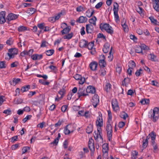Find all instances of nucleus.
I'll return each mask as SVG.
<instances>
[{"label":"nucleus","instance_id":"1","mask_svg":"<svg viewBox=\"0 0 159 159\" xmlns=\"http://www.w3.org/2000/svg\"><path fill=\"white\" fill-rule=\"evenodd\" d=\"M149 117L154 122H156L158 120L159 117V108H154L152 112L148 115Z\"/></svg>","mask_w":159,"mask_h":159},{"label":"nucleus","instance_id":"2","mask_svg":"<svg viewBox=\"0 0 159 159\" xmlns=\"http://www.w3.org/2000/svg\"><path fill=\"white\" fill-rule=\"evenodd\" d=\"M100 28L102 30H105L111 34H112L113 33L114 31L113 28L109 24H101L100 25Z\"/></svg>","mask_w":159,"mask_h":159},{"label":"nucleus","instance_id":"3","mask_svg":"<svg viewBox=\"0 0 159 159\" xmlns=\"http://www.w3.org/2000/svg\"><path fill=\"white\" fill-rule=\"evenodd\" d=\"M119 5L117 2H114L113 5V11H114L115 19L116 22L120 21L119 17L118 14L119 10Z\"/></svg>","mask_w":159,"mask_h":159},{"label":"nucleus","instance_id":"4","mask_svg":"<svg viewBox=\"0 0 159 159\" xmlns=\"http://www.w3.org/2000/svg\"><path fill=\"white\" fill-rule=\"evenodd\" d=\"M106 131L108 140L111 141L112 137V128L110 122H107Z\"/></svg>","mask_w":159,"mask_h":159},{"label":"nucleus","instance_id":"5","mask_svg":"<svg viewBox=\"0 0 159 159\" xmlns=\"http://www.w3.org/2000/svg\"><path fill=\"white\" fill-rule=\"evenodd\" d=\"M77 94H78V98L77 99L78 100L82 96H85L88 95L86 92L85 89L83 87H80L78 90Z\"/></svg>","mask_w":159,"mask_h":159},{"label":"nucleus","instance_id":"6","mask_svg":"<svg viewBox=\"0 0 159 159\" xmlns=\"http://www.w3.org/2000/svg\"><path fill=\"white\" fill-rule=\"evenodd\" d=\"M18 52V50L16 48L9 49L8 52L7 53L8 56L9 57V59L13 58L15 55L17 54Z\"/></svg>","mask_w":159,"mask_h":159},{"label":"nucleus","instance_id":"7","mask_svg":"<svg viewBox=\"0 0 159 159\" xmlns=\"http://www.w3.org/2000/svg\"><path fill=\"white\" fill-rule=\"evenodd\" d=\"M99 100V97L96 94H94L92 98L91 102L94 107L96 108L98 105Z\"/></svg>","mask_w":159,"mask_h":159},{"label":"nucleus","instance_id":"8","mask_svg":"<svg viewBox=\"0 0 159 159\" xmlns=\"http://www.w3.org/2000/svg\"><path fill=\"white\" fill-rule=\"evenodd\" d=\"M111 104L112 108L114 111H117L119 109V107L116 99H113L111 101Z\"/></svg>","mask_w":159,"mask_h":159},{"label":"nucleus","instance_id":"9","mask_svg":"<svg viewBox=\"0 0 159 159\" xmlns=\"http://www.w3.org/2000/svg\"><path fill=\"white\" fill-rule=\"evenodd\" d=\"M71 127H73V125H68L66 126V127L65 128L64 132L66 135L69 134L70 133L73 132L75 129V128H73L72 129H68V128H70Z\"/></svg>","mask_w":159,"mask_h":159},{"label":"nucleus","instance_id":"10","mask_svg":"<svg viewBox=\"0 0 159 159\" xmlns=\"http://www.w3.org/2000/svg\"><path fill=\"white\" fill-rule=\"evenodd\" d=\"M86 30L88 34H92L93 31V26L91 24H87L86 25Z\"/></svg>","mask_w":159,"mask_h":159},{"label":"nucleus","instance_id":"11","mask_svg":"<svg viewBox=\"0 0 159 159\" xmlns=\"http://www.w3.org/2000/svg\"><path fill=\"white\" fill-rule=\"evenodd\" d=\"M6 12L5 11H2L0 13V24L4 23L6 21L5 19Z\"/></svg>","mask_w":159,"mask_h":159},{"label":"nucleus","instance_id":"12","mask_svg":"<svg viewBox=\"0 0 159 159\" xmlns=\"http://www.w3.org/2000/svg\"><path fill=\"white\" fill-rule=\"evenodd\" d=\"M18 16L16 15L11 13L9 14L7 16L6 19L8 21H11V20H14L17 18Z\"/></svg>","mask_w":159,"mask_h":159},{"label":"nucleus","instance_id":"13","mask_svg":"<svg viewBox=\"0 0 159 159\" xmlns=\"http://www.w3.org/2000/svg\"><path fill=\"white\" fill-rule=\"evenodd\" d=\"M96 124L97 126H98L99 127H101L103 126V121L102 116H99L97 117Z\"/></svg>","mask_w":159,"mask_h":159},{"label":"nucleus","instance_id":"14","mask_svg":"<svg viewBox=\"0 0 159 159\" xmlns=\"http://www.w3.org/2000/svg\"><path fill=\"white\" fill-rule=\"evenodd\" d=\"M43 57L42 54H34L31 57V58L33 60H40Z\"/></svg>","mask_w":159,"mask_h":159},{"label":"nucleus","instance_id":"15","mask_svg":"<svg viewBox=\"0 0 159 159\" xmlns=\"http://www.w3.org/2000/svg\"><path fill=\"white\" fill-rule=\"evenodd\" d=\"M86 92L87 93H94L96 92V90L95 88L92 86H89L87 87V88L86 89Z\"/></svg>","mask_w":159,"mask_h":159},{"label":"nucleus","instance_id":"16","mask_svg":"<svg viewBox=\"0 0 159 159\" xmlns=\"http://www.w3.org/2000/svg\"><path fill=\"white\" fill-rule=\"evenodd\" d=\"M98 63L95 62L93 61L91 62L89 65V67L90 69L93 71L95 70L98 66Z\"/></svg>","mask_w":159,"mask_h":159},{"label":"nucleus","instance_id":"17","mask_svg":"<svg viewBox=\"0 0 159 159\" xmlns=\"http://www.w3.org/2000/svg\"><path fill=\"white\" fill-rule=\"evenodd\" d=\"M88 43V42L84 39L81 40L79 43V46L81 48H86Z\"/></svg>","mask_w":159,"mask_h":159},{"label":"nucleus","instance_id":"18","mask_svg":"<svg viewBox=\"0 0 159 159\" xmlns=\"http://www.w3.org/2000/svg\"><path fill=\"white\" fill-rule=\"evenodd\" d=\"M88 19L86 17L81 16L76 20V21L79 23H84L87 22Z\"/></svg>","mask_w":159,"mask_h":159},{"label":"nucleus","instance_id":"19","mask_svg":"<svg viewBox=\"0 0 159 159\" xmlns=\"http://www.w3.org/2000/svg\"><path fill=\"white\" fill-rule=\"evenodd\" d=\"M148 58L149 60L153 61H158L157 57L153 53H151L148 55Z\"/></svg>","mask_w":159,"mask_h":159},{"label":"nucleus","instance_id":"20","mask_svg":"<svg viewBox=\"0 0 159 159\" xmlns=\"http://www.w3.org/2000/svg\"><path fill=\"white\" fill-rule=\"evenodd\" d=\"M103 153H107L108 151V145L107 143H104L102 146Z\"/></svg>","mask_w":159,"mask_h":159},{"label":"nucleus","instance_id":"21","mask_svg":"<svg viewBox=\"0 0 159 159\" xmlns=\"http://www.w3.org/2000/svg\"><path fill=\"white\" fill-rule=\"evenodd\" d=\"M71 30V27L70 26L65 28L61 31L62 35H64L69 33Z\"/></svg>","mask_w":159,"mask_h":159},{"label":"nucleus","instance_id":"22","mask_svg":"<svg viewBox=\"0 0 159 159\" xmlns=\"http://www.w3.org/2000/svg\"><path fill=\"white\" fill-rule=\"evenodd\" d=\"M111 85L109 83H107L104 87V90L107 93L109 92L110 91L111 88Z\"/></svg>","mask_w":159,"mask_h":159},{"label":"nucleus","instance_id":"23","mask_svg":"<svg viewBox=\"0 0 159 159\" xmlns=\"http://www.w3.org/2000/svg\"><path fill=\"white\" fill-rule=\"evenodd\" d=\"M110 45L108 43H105L103 48V51L104 53H107L110 49Z\"/></svg>","mask_w":159,"mask_h":159},{"label":"nucleus","instance_id":"24","mask_svg":"<svg viewBox=\"0 0 159 159\" xmlns=\"http://www.w3.org/2000/svg\"><path fill=\"white\" fill-rule=\"evenodd\" d=\"M20 55L21 56L27 57L30 56V50L28 51L24 50L20 53Z\"/></svg>","mask_w":159,"mask_h":159},{"label":"nucleus","instance_id":"25","mask_svg":"<svg viewBox=\"0 0 159 159\" xmlns=\"http://www.w3.org/2000/svg\"><path fill=\"white\" fill-rule=\"evenodd\" d=\"M136 66L135 62L133 61H130L128 63L129 68L133 69Z\"/></svg>","mask_w":159,"mask_h":159},{"label":"nucleus","instance_id":"26","mask_svg":"<svg viewBox=\"0 0 159 159\" xmlns=\"http://www.w3.org/2000/svg\"><path fill=\"white\" fill-rule=\"evenodd\" d=\"M99 74L100 76H103L106 75V71L104 67H101L99 70Z\"/></svg>","mask_w":159,"mask_h":159},{"label":"nucleus","instance_id":"27","mask_svg":"<svg viewBox=\"0 0 159 159\" xmlns=\"http://www.w3.org/2000/svg\"><path fill=\"white\" fill-rule=\"evenodd\" d=\"M38 27L40 29V30H39L38 32L39 34L41 33L42 30H43L44 28L45 24L43 23L39 24L37 25Z\"/></svg>","mask_w":159,"mask_h":159},{"label":"nucleus","instance_id":"28","mask_svg":"<svg viewBox=\"0 0 159 159\" xmlns=\"http://www.w3.org/2000/svg\"><path fill=\"white\" fill-rule=\"evenodd\" d=\"M20 81L19 78H14L12 81L10 82L11 84L12 85H15L16 84L18 83Z\"/></svg>","mask_w":159,"mask_h":159},{"label":"nucleus","instance_id":"29","mask_svg":"<svg viewBox=\"0 0 159 159\" xmlns=\"http://www.w3.org/2000/svg\"><path fill=\"white\" fill-rule=\"evenodd\" d=\"M97 20L96 17L94 16L93 18H92L89 20V22L91 24H93V25L95 26L96 25V21Z\"/></svg>","mask_w":159,"mask_h":159},{"label":"nucleus","instance_id":"30","mask_svg":"<svg viewBox=\"0 0 159 159\" xmlns=\"http://www.w3.org/2000/svg\"><path fill=\"white\" fill-rule=\"evenodd\" d=\"M129 81L130 79L129 78H125L122 81V85L126 86V85L129 83Z\"/></svg>","mask_w":159,"mask_h":159},{"label":"nucleus","instance_id":"31","mask_svg":"<svg viewBox=\"0 0 159 159\" xmlns=\"http://www.w3.org/2000/svg\"><path fill=\"white\" fill-rule=\"evenodd\" d=\"M99 64L100 66V67H104L106 66L107 65L105 60H99Z\"/></svg>","mask_w":159,"mask_h":159},{"label":"nucleus","instance_id":"32","mask_svg":"<svg viewBox=\"0 0 159 159\" xmlns=\"http://www.w3.org/2000/svg\"><path fill=\"white\" fill-rule=\"evenodd\" d=\"M73 35V33L71 32L68 34L66 35H64L63 37V38L65 39H70L72 37Z\"/></svg>","mask_w":159,"mask_h":159},{"label":"nucleus","instance_id":"33","mask_svg":"<svg viewBox=\"0 0 159 159\" xmlns=\"http://www.w3.org/2000/svg\"><path fill=\"white\" fill-rule=\"evenodd\" d=\"M154 9L157 12H159V4L158 2L153 3Z\"/></svg>","mask_w":159,"mask_h":159},{"label":"nucleus","instance_id":"34","mask_svg":"<svg viewBox=\"0 0 159 159\" xmlns=\"http://www.w3.org/2000/svg\"><path fill=\"white\" fill-rule=\"evenodd\" d=\"M93 131V127L91 125H89L87 128L86 132L88 134H90Z\"/></svg>","mask_w":159,"mask_h":159},{"label":"nucleus","instance_id":"35","mask_svg":"<svg viewBox=\"0 0 159 159\" xmlns=\"http://www.w3.org/2000/svg\"><path fill=\"white\" fill-rule=\"evenodd\" d=\"M140 102L143 105L148 104H149V99H143L140 101Z\"/></svg>","mask_w":159,"mask_h":159},{"label":"nucleus","instance_id":"36","mask_svg":"<svg viewBox=\"0 0 159 159\" xmlns=\"http://www.w3.org/2000/svg\"><path fill=\"white\" fill-rule=\"evenodd\" d=\"M30 88V86L29 85H27L23 87L21 89V91L22 92L27 91H28Z\"/></svg>","mask_w":159,"mask_h":159},{"label":"nucleus","instance_id":"37","mask_svg":"<svg viewBox=\"0 0 159 159\" xmlns=\"http://www.w3.org/2000/svg\"><path fill=\"white\" fill-rule=\"evenodd\" d=\"M54 51L53 49H50L47 50L46 51V55L48 56H50L52 55L54 53Z\"/></svg>","mask_w":159,"mask_h":159},{"label":"nucleus","instance_id":"38","mask_svg":"<svg viewBox=\"0 0 159 159\" xmlns=\"http://www.w3.org/2000/svg\"><path fill=\"white\" fill-rule=\"evenodd\" d=\"M135 51L136 52L138 53H142V54H143V51H142L141 49V48L140 46H137L135 49Z\"/></svg>","mask_w":159,"mask_h":159},{"label":"nucleus","instance_id":"39","mask_svg":"<svg viewBox=\"0 0 159 159\" xmlns=\"http://www.w3.org/2000/svg\"><path fill=\"white\" fill-rule=\"evenodd\" d=\"M7 65L5 61H0V68H5L6 67Z\"/></svg>","mask_w":159,"mask_h":159},{"label":"nucleus","instance_id":"40","mask_svg":"<svg viewBox=\"0 0 159 159\" xmlns=\"http://www.w3.org/2000/svg\"><path fill=\"white\" fill-rule=\"evenodd\" d=\"M94 44L93 42H90L89 43H88L86 47H87L89 50H91L93 48V47L94 46Z\"/></svg>","mask_w":159,"mask_h":159},{"label":"nucleus","instance_id":"41","mask_svg":"<svg viewBox=\"0 0 159 159\" xmlns=\"http://www.w3.org/2000/svg\"><path fill=\"white\" fill-rule=\"evenodd\" d=\"M149 135L151 137V140H155L156 135L155 132L152 131Z\"/></svg>","mask_w":159,"mask_h":159},{"label":"nucleus","instance_id":"42","mask_svg":"<svg viewBox=\"0 0 159 159\" xmlns=\"http://www.w3.org/2000/svg\"><path fill=\"white\" fill-rule=\"evenodd\" d=\"M142 139H143V148H146L148 145V142L147 141V140H145L144 137H143Z\"/></svg>","mask_w":159,"mask_h":159},{"label":"nucleus","instance_id":"43","mask_svg":"<svg viewBox=\"0 0 159 159\" xmlns=\"http://www.w3.org/2000/svg\"><path fill=\"white\" fill-rule=\"evenodd\" d=\"M26 30V27L23 26H20L18 28V30L19 32H24Z\"/></svg>","mask_w":159,"mask_h":159},{"label":"nucleus","instance_id":"44","mask_svg":"<svg viewBox=\"0 0 159 159\" xmlns=\"http://www.w3.org/2000/svg\"><path fill=\"white\" fill-rule=\"evenodd\" d=\"M107 112L108 114V119L107 122H110L111 121V119L112 118L111 113V111L110 110L108 111Z\"/></svg>","mask_w":159,"mask_h":159},{"label":"nucleus","instance_id":"45","mask_svg":"<svg viewBox=\"0 0 159 159\" xmlns=\"http://www.w3.org/2000/svg\"><path fill=\"white\" fill-rule=\"evenodd\" d=\"M89 147L91 151H93L94 150V143L92 142L89 143Z\"/></svg>","mask_w":159,"mask_h":159},{"label":"nucleus","instance_id":"46","mask_svg":"<svg viewBox=\"0 0 159 159\" xmlns=\"http://www.w3.org/2000/svg\"><path fill=\"white\" fill-rule=\"evenodd\" d=\"M59 140L57 139L56 138L52 142L50 143V144L51 145H53V146H56L58 143Z\"/></svg>","mask_w":159,"mask_h":159},{"label":"nucleus","instance_id":"47","mask_svg":"<svg viewBox=\"0 0 159 159\" xmlns=\"http://www.w3.org/2000/svg\"><path fill=\"white\" fill-rule=\"evenodd\" d=\"M141 48V49L142 51L143 50H148L149 49V48L146 45L144 44H141V45L140 46Z\"/></svg>","mask_w":159,"mask_h":159},{"label":"nucleus","instance_id":"48","mask_svg":"<svg viewBox=\"0 0 159 159\" xmlns=\"http://www.w3.org/2000/svg\"><path fill=\"white\" fill-rule=\"evenodd\" d=\"M142 71V69L141 68H140L139 70H137L135 73L136 76L137 77L139 76L141 74H142V73L141 72Z\"/></svg>","mask_w":159,"mask_h":159},{"label":"nucleus","instance_id":"49","mask_svg":"<svg viewBox=\"0 0 159 159\" xmlns=\"http://www.w3.org/2000/svg\"><path fill=\"white\" fill-rule=\"evenodd\" d=\"M122 26L123 28L125 31H127L128 30V26L126 25L125 23V22L124 24H122Z\"/></svg>","mask_w":159,"mask_h":159},{"label":"nucleus","instance_id":"50","mask_svg":"<svg viewBox=\"0 0 159 159\" xmlns=\"http://www.w3.org/2000/svg\"><path fill=\"white\" fill-rule=\"evenodd\" d=\"M30 149V147H25L23 148L22 149V154L26 153L28 150Z\"/></svg>","mask_w":159,"mask_h":159},{"label":"nucleus","instance_id":"51","mask_svg":"<svg viewBox=\"0 0 159 159\" xmlns=\"http://www.w3.org/2000/svg\"><path fill=\"white\" fill-rule=\"evenodd\" d=\"M149 18L151 21L152 23H153L155 24L157 22V21L155 19L153 16H150Z\"/></svg>","mask_w":159,"mask_h":159},{"label":"nucleus","instance_id":"52","mask_svg":"<svg viewBox=\"0 0 159 159\" xmlns=\"http://www.w3.org/2000/svg\"><path fill=\"white\" fill-rule=\"evenodd\" d=\"M85 78L81 76V78L79 80V83L81 84H83L85 81Z\"/></svg>","mask_w":159,"mask_h":159},{"label":"nucleus","instance_id":"53","mask_svg":"<svg viewBox=\"0 0 159 159\" xmlns=\"http://www.w3.org/2000/svg\"><path fill=\"white\" fill-rule=\"evenodd\" d=\"M45 122H43L42 123H40L39 124L37 125V126L38 127H40L41 129H42L44 127V126L45 125Z\"/></svg>","mask_w":159,"mask_h":159},{"label":"nucleus","instance_id":"54","mask_svg":"<svg viewBox=\"0 0 159 159\" xmlns=\"http://www.w3.org/2000/svg\"><path fill=\"white\" fill-rule=\"evenodd\" d=\"M138 154V152L136 151H134L132 152V156L134 158H136Z\"/></svg>","mask_w":159,"mask_h":159},{"label":"nucleus","instance_id":"55","mask_svg":"<svg viewBox=\"0 0 159 159\" xmlns=\"http://www.w3.org/2000/svg\"><path fill=\"white\" fill-rule=\"evenodd\" d=\"M97 37L98 38H103L104 39L106 40V36L102 34L99 33L98 34Z\"/></svg>","mask_w":159,"mask_h":159},{"label":"nucleus","instance_id":"56","mask_svg":"<svg viewBox=\"0 0 159 159\" xmlns=\"http://www.w3.org/2000/svg\"><path fill=\"white\" fill-rule=\"evenodd\" d=\"M81 75L76 74L74 76V77L76 80H79L81 78Z\"/></svg>","mask_w":159,"mask_h":159},{"label":"nucleus","instance_id":"57","mask_svg":"<svg viewBox=\"0 0 159 159\" xmlns=\"http://www.w3.org/2000/svg\"><path fill=\"white\" fill-rule=\"evenodd\" d=\"M83 9V7L81 6L78 7L76 8V11L78 12H81Z\"/></svg>","mask_w":159,"mask_h":159},{"label":"nucleus","instance_id":"58","mask_svg":"<svg viewBox=\"0 0 159 159\" xmlns=\"http://www.w3.org/2000/svg\"><path fill=\"white\" fill-rule=\"evenodd\" d=\"M128 116V115L125 112H123V114L121 115V117L125 120Z\"/></svg>","mask_w":159,"mask_h":159},{"label":"nucleus","instance_id":"59","mask_svg":"<svg viewBox=\"0 0 159 159\" xmlns=\"http://www.w3.org/2000/svg\"><path fill=\"white\" fill-rule=\"evenodd\" d=\"M86 16L88 17H90L91 10L89 9H88L85 13Z\"/></svg>","mask_w":159,"mask_h":159},{"label":"nucleus","instance_id":"60","mask_svg":"<svg viewBox=\"0 0 159 159\" xmlns=\"http://www.w3.org/2000/svg\"><path fill=\"white\" fill-rule=\"evenodd\" d=\"M85 28L84 27H82L80 30V34L82 35H83L85 34Z\"/></svg>","mask_w":159,"mask_h":159},{"label":"nucleus","instance_id":"61","mask_svg":"<svg viewBox=\"0 0 159 159\" xmlns=\"http://www.w3.org/2000/svg\"><path fill=\"white\" fill-rule=\"evenodd\" d=\"M62 123V121H61L59 120L58 121L57 123H56L55 124L54 126H55V127H59L61 125Z\"/></svg>","mask_w":159,"mask_h":159},{"label":"nucleus","instance_id":"62","mask_svg":"<svg viewBox=\"0 0 159 159\" xmlns=\"http://www.w3.org/2000/svg\"><path fill=\"white\" fill-rule=\"evenodd\" d=\"M67 106L66 105H63L61 108V110L62 112H65L67 109Z\"/></svg>","mask_w":159,"mask_h":159},{"label":"nucleus","instance_id":"63","mask_svg":"<svg viewBox=\"0 0 159 159\" xmlns=\"http://www.w3.org/2000/svg\"><path fill=\"white\" fill-rule=\"evenodd\" d=\"M102 2H100L98 3L96 6L95 8L96 9H99L100 8L102 5Z\"/></svg>","mask_w":159,"mask_h":159},{"label":"nucleus","instance_id":"64","mask_svg":"<svg viewBox=\"0 0 159 159\" xmlns=\"http://www.w3.org/2000/svg\"><path fill=\"white\" fill-rule=\"evenodd\" d=\"M125 123L124 122H120L118 124V127L120 128H122L125 125Z\"/></svg>","mask_w":159,"mask_h":159}]
</instances>
